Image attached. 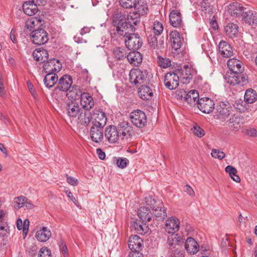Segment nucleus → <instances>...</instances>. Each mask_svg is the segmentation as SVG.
Here are the masks:
<instances>
[{"instance_id":"f257e3e1","label":"nucleus","mask_w":257,"mask_h":257,"mask_svg":"<svg viewBox=\"0 0 257 257\" xmlns=\"http://www.w3.org/2000/svg\"><path fill=\"white\" fill-rule=\"evenodd\" d=\"M114 18L115 20L119 21L117 26L116 27V33L118 35L126 38L132 34L131 33L135 31V28L133 22H130V21L128 19L127 22H126L125 16L121 13H117L115 14Z\"/></svg>"},{"instance_id":"f03ea898","label":"nucleus","mask_w":257,"mask_h":257,"mask_svg":"<svg viewBox=\"0 0 257 257\" xmlns=\"http://www.w3.org/2000/svg\"><path fill=\"white\" fill-rule=\"evenodd\" d=\"M133 8L135 11L128 15V20L130 22H133L134 25L136 26L140 22V17L147 14L148 8L144 0H138Z\"/></svg>"},{"instance_id":"7ed1b4c3","label":"nucleus","mask_w":257,"mask_h":257,"mask_svg":"<svg viewBox=\"0 0 257 257\" xmlns=\"http://www.w3.org/2000/svg\"><path fill=\"white\" fill-rule=\"evenodd\" d=\"M116 127L120 139V144L127 142L134 135L133 127L127 121H122L119 122Z\"/></svg>"},{"instance_id":"20e7f679","label":"nucleus","mask_w":257,"mask_h":257,"mask_svg":"<svg viewBox=\"0 0 257 257\" xmlns=\"http://www.w3.org/2000/svg\"><path fill=\"white\" fill-rule=\"evenodd\" d=\"M224 79L228 84L231 85L243 86L248 82V77L246 74L234 72H227L224 76Z\"/></svg>"},{"instance_id":"39448f33","label":"nucleus","mask_w":257,"mask_h":257,"mask_svg":"<svg viewBox=\"0 0 257 257\" xmlns=\"http://www.w3.org/2000/svg\"><path fill=\"white\" fill-rule=\"evenodd\" d=\"M129 117L132 123L137 127L141 128L147 124V116L146 113L142 110H134L130 113Z\"/></svg>"},{"instance_id":"423d86ee","label":"nucleus","mask_w":257,"mask_h":257,"mask_svg":"<svg viewBox=\"0 0 257 257\" xmlns=\"http://www.w3.org/2000/svg\"><path fill=\"white\" fill-rule=\"evenodd\" d=\"M30 38L32 42L38 45H43L49 40L47 32L42 29L33 30L30 35Z\"/></svg>"},{"instance_id":"0eeeda50","label":"nucleus","mask_w":257,"mask_h":257,"mask_svg":"<svg viewBox=\"0 0 257 257\" xmlns=\"http://www.w3.org/2000/svg\"><path fill=\"white\" fill-rule=\"evenodd\" d=\"M179 80V74L177 71L168 72L164 77V85L168 89L174 90L178 86Z\"/></svg>"},{"instance_id":"6e6552de","label":"nucleus","mask_w":257,"mask_h":257,"mask_svg":"<svg viewBox=\"0 0 257 257\" xmlns=\"http://www.w3.org/2000/svg\"><path fill=\"white\" fill-rule=\"evenodd\" d=\"M104 137L110 144H120V139L116 125L107 126L104 131Z\"/></svg>"},{"instance_id":"1a4fd4ad","label":"nucleus","mask_w":257,"mask_h":257,"mask_svg":"<svg viewBox=\"0 0 257 257\" xmlns=\"http://www.w3.org/2000/svg\"><path fill=\"white\" fill-rule=\"evenodd\" d=\"M124 41L126 47L130 50H138L142 47L143 44L142 39L138 35L133 33L125 38Z\"/></svg>"},{"instance_id":"9d476101","label":"nucleus","mask_w":257,"mask_h":257,"mask_svg":"<svg viewBox=\"0 0 257 257\" xmlns=\"http://www.w3.org/2000/svg\"><path fill=\"white\" fill-rule=\"evenodd\" d=\"M232 111L231 107L222 102L216 107L217 118L222 121H225L232 114Z\"/></svg>"},{"instance_id":"9b49d317","label":"nucleus","mask_w":257,"mask_h":257,"mask_svg":"<svg viewBox=\"0 0 257 257\" xmlns=\"http://www.w3.org/2000/svg\"><path fill=\"white\" fill-rule=\"evenodd\" d=\"M43 68L46 73H57L61 70L62 64L59 60L53 58L45 62Z\"/></svg>"},{"instance_id":"f8f14e48","label":"nucleus","mask_w":257,"mask_h":257,"mask_svg":"<svg viewBox=\"0 0 257 257\" xmlns=\"http://www.w3.org/2000/svg\"><path fill=\"white\" fill-rule=\"evenodd\" d=\"M197 107L204 113H209L214 108V101L209 97H202L200 98L197 105Z\"/></svg>"},{"instance_id":"ddd939ff","label":"nucleus","mask_w":257,"mask_h":257,"mask_svg":"<svg viewBox=\"0 0 257 257\" xmlns=\"http://www.w3.org/2000/svg\"><path fill=\"white\" fill-rule=\"evenodd\" d=\"M103 126L93 124L90 130V136L91 140L96 143H100L102 141L104 136Z\"/></svg>"},{"instance_id":"4468645a","label":"nucleus","mask_w":257,"mask_h":257,"mask_svg":"<svg viewBox=\"0 0 257 257\" xmlns=\"http://www.w3.org/2000/svg\"><path fill=\"white\" fill-rule=\"evenodd\" d=\"M92 116L95 121L93 124L104 127L107 122V117L104 112L100 108H95L92 111Z\"/></svg>"},{"instance_id":"2eb2a0df","label":"nucleus","mask_w":257,"mask_h":257,"mask_svg":"<svg viewBox=\"0 0 257 257\" xmlns=\"http://www.w3.org/2000/svg\"><path fill=\"white\" fill-rule=\"evenodd\" d=\"M180 221L175 217H171L166 221L165 230L169 234L178 231L180 227Z\"/></svg>"},{"instance_id":"dca6fc26","label":"nucleus","mask_w":257,"mask_h":257,"mask_svg":"<svg viewBox=\"0 0 257 257\" xmlns=\"http://www.w3.org/2000/svg\"><path fill=\"white\" fill-rule=\"evenodd\" d=\"M72 79L68 75H63L58 81V84L55 89H59L62 91H67L72 86Z\"/></svg>"},{"instance_id":"f3484780","label":"nucleus","mask_w":257,"mask_h":257,"mask_svg":"<svg viewBox=\"0 0 257 257\" xmlns=\"http://www.w3.org/2000/svg\"><path fill=\"white\" fill-rule=\"evenodd\" d=\"M80 110L79 105L73 101L67 103L65 107V111L70 118L76 117Z\"/></svg>"},{"instance_id":"a211bd4d","label":"nucleus","mask_w":257,"mask_h":257,"mask_svg":"<svg viewBox=\"0 0 257 257\" xmlns=\"http://www.w3.org/2000/svg\"><path fill=\"white\" fill-rule=\"evenodd\" d=\"M227 66L230 72L242 73L244 70L242 62L235 58L229 59L227 61Z\"/></svg>"},{"instance_id":"6ab92c4d","label":"nucleus","mask_w":257,"mask_h":257,"mask_svg":"<svg viewBox=\"0 0 257 257\" xmlns=\"http://www.w3.org/2000/svg\"><path fill=\"white\" fill-rule=\"evenodd\" d=\"M145 79L143 72L140 69L132 70L129 74L130 81L132 84H141Z\"/></svg>"},{"instance_id":"aec40b11","label":"nucleus","mask_w":257,"mask_h":257,"mask_svg":"<svg viewBox=\"0 0 257 257\" xmlns=\"http://www.w3.org/2000/svg\"><path fill=\"white\" fill-rule=\"evenodd\" d=\"M184 246L187 252L191 254L197 253L199 249L198 243L192 237H188L187 239Z\"/></svg>"},{"instance_id":"412c9836","label":"nucleus","mask_w":257,"mask_h":257,"mask_svg":"<svg viewBox=\"0 0 257 257\" xmlns=\"http://www.w3.org/2000/svg\"><path fill=\"white\" fill-rule=\"evenodd\" d=\"M153 211L154 217L158 221H163L167 216L166 210L161 202H158L157 206L153 209Z\"/></svg>"},{"instance_id":"4be33fe9","label":"nucleus","mask_w":257,"mask_h":257,"mask_svg":"<svg viewBox=\"0 0 257 257\" xmlns=\"http://www.w3.org/2000/svg\"><path fill=\"white\" fill-rule=\"evenodd\" d=\"M241 120L242 118L239 114H231L226 121L232 131H236L240 127Z\"/></svg>"},{"instance_id":"5701e85b","label":"nucleus","mask_w":257,"mask_h":257,"mask_svg":"<svg viewBox=\"0 0 257 257\" xmlns=\"http://www.w3.org/2000/svg\"><path fill=\"white\" fill-rule=\"evenodd\" d=\"M245 10L246 9H244L241 4L238 3H233L229 5L228 7L229 13L233 17L243 16L244 13L245 12Z\"/></svg>"},{"instance_id":"b1692460","label":"nucleus","mask_w":257,"mask_h":257,"mask_svg":"<svg viewBox=\"0 0 257 257\" xmlns=\"http://www.w3.org/2000/svg\"><path fill=\"white\" fill-rule=\"evenodd\" d=\"M143 240L138 235H132L130 237L128 246L131 250H140L143 246Z\"/></svg>"},{"instance_id":"393cba45","label":"nucleus","mask_w":257,"mask_h":257,"mask_svg":"<svg viewBox=\"0 0 257 257\" xmlns=\"http://www.w3.org/2000/svg\"><path fill=\"white\" fill-rule=\"evenodd\" d=\"M169 19L171 25L174 27L180 26L183 23L181 14L179 11L177 10L171 12Z\"/></svg>"},{"instance_id":"a878e982","label":"nucleus","mask_w":257,"mask_h":257,"mask_svg":"<svg viewBox=\"0 0 257 257\" xmlns=\"http://www.w3.org/2000/svg\"><path fill=\"white\" fill-rule=\"evenodd\" d=\"M80 104L82 107L86 110H89L94 105L92 97L88 93H83L82 95Z\"/></svg>"},{"instance_id":"bb28decb","label":"nucleus","mask_w":257,"mask_h":257,"mask_svg":"<svg viewBox=\"0 0 257 257\" xmlns=\"http://www.w3.org/2000/svg\"><path fill=\"white\" fill-rule=\"evenodd\" d=\"M218 48L221 55L224 57L228 58L233 55V52L231 47L225 41H222L219 43Z\"/></svg>"},{"instance_id":"cd10ccee","label":"nucleus","mask_w":257,"mask_h":257,"mask_svg":"<svg viewBox=\"0 0 257 257\" xmlns=\"http://www.w3.org/2000/svg\"><path fill=\"white\" fill-rule=\"evenodd\" d=\"M42 25V21L40 18L32 17L28 19L25 22V27L30 31H33L34 29Z\"/></svg>"},{"instance_id":"c85d7f7f","label":"nucleus","mask_w":257,"mask_h":257,"mask_svg":"<svg viewBox=\"0 0 257 257\" xmlns=\"http://www.w3.org/2000/svg\"><path fill=\"white\" fill-rule=\"evenodd\" d=\"M167 238V245L169 248H174L176 245H181L184 241L183 238L178 234L175 233H171Z\"/></svg>"},{"instance_id":"c756f323","label":"nucleus","mask_w":257,"mask_h":257,"mask_svg":"<svg viewBox=\"0 0 257 257\" xmlns=\"http://www.w3.org/2000/svg\"><path fill=\"white\" fill-rule=\"evenodd\" d=\"M185 100L191 106L197 105L200 100L198 92L196 90H191L185 96Z\"/></svg>"},{"instance_id":"7c9ffc66","label":"nucleus","mask_w":257,"mask_h":257,"mask_svg":"<svg viewBox=\"0 0 257 257\" xmlns=\"http://www.w3.org/2000/svg\"><path fill=\"white\" fill-rule=\"evenodd\" d=\"M126 58L128 61L134 66H138L142 62L141 54L136 50L129 52L127 55Z\"/></svg>"},{"instance_id":"2f4dec72","label":"nucleus","mask_w":257,"mask_h":257,"mask_svg":"<svg viewBox=\"0 0 257 257\" xmlns=\"http://www.w3.org/2000/svg\"><path fill=\"white\" fill-rule=\"evenodd\" d=\"M51 236L50 230L47 227H43L38 230L36 233V238L40 242H45L48 240Z\"/></svg>"},{"instance_id":"473e14b6","label":"nucleus","mask_w":257,"mask_h":257,"mask_svg":"<svg viewBox=\"0 0 257 257\" xmlns=\"http://www.w3.org/2000/svg\"><path fill=\"white\" fill-rule=\"evenodd\" d=\"M170 38L172 48L176 51L180 49L182 42L179 32L177 31H172L170 33Z\"/></svg>"},{"instance_id":"72a5a7b5","label":"nucleus","mask_w":257,"mask_h":257,"mask_svg":"<svg viewBox=\"0 0 257 257\" xmlns=\"http://www.w3.org/2000/svg\"><path fill=\"white\" fill-rule=\"evenodd\" d=\"M22 7L24 13L28 16L34 15L38 11L37 4L32 3L29 1L25 2Z\"/></svg>"},{"instance_id":"f704fd0d","label":"nucleus","mask_w":257,"mask_h":257,"mask_svg":"<svg viewBox=\"0 0 257 257\" xmlns=\"http://www.w3.org/2000/svg\"><path fill=\"white\" fill-rule=\"evenodd\" d=\"M46 73L47 74L43 80L44 84L47 88H52L58 81V75L57 73Z\"/></svg>"},{"instance_id":"c9c22d12","label":"nucleus","mask_w":257,"mask_h":257,"mask_svg":"<svg viewBox=\"0 0 257 257\" xmlns=\"http://www.w3.org/2000/svg\"><path fill=\"white\" fill-rule=\"evenodd\" d=\"M138 214L143 222H148L151 220L152 213L147 207H141L138 210Z\"/></svg>"},{"instance_id":"e433bc0d","label":"nucleus","mask_w":257,"mask_h":257,"mask_svg":"<svg viewBox=\"0 0 257 257\" xmlns=\"http://www.w3.org/2000/svg\"><path fill=\"white\" fill-rule=\"evenodd\" d=\"M244 21L249 25H257V13L248 10L244 13L243 16Z\"/></svg>"},{"instance_id":"4c0bfd02","label":"nucleus","mask_w":257,"mask_h":257,"mask_svg":"<svg viewBox=\"0 0 257 257\" xmlns=\"http://www.w3.org/2000/svg\"><path fill=\"white\" fill-rule=\"evenodd\" d=\"M139 95L143 100H149L153 96L152 89L148 85H144L139 88L138 91Z\"/></svg>"},{"instance_id":"58836bf2","label":"nucleus","mask_w":257,"mask_h":257,"mask_svg":"<svg viewBox=\"0 0 257 257\" xmlns=\"http://www.w3.org/2000/svg\"><path fill=\"white\" fill-rule=\"evenodd\" d=\"M188 67V65H185L184 66V69L181 70L178 69L177 70V73L179 74V79H181L183 83H189L190 80L192 79L190 72L187 70Z\"/></svg>"},{"instance_id":"ea45409f","label":"nucleus","mask_w":257,"mask_h":257,"mask_svg":"<svg viewBox=\"0 0 257 257\" xmlns=\"http://www.w3.org/2000/svg\"><path fill=\"white\" fill-rule=\"evenodd\" d=\"M238 27L237 25L230 23L224 27V31L226 35L230 38L235 37L238 33Z\"/></svg>"},{"instance_id":"a19ab883","label":"nucleus","mask_w":257,"mask_h":257,"mask_svg":"<svg viewBox=\"0 0 257 257\" xmlns=\"http://www.w3.org/2000/svg\"><path fill=\"white\" fill-rule=\"evenodd\" d=\"M48 55L47 51L45 49L35 51L33 53V58L36 61L44 63L48 59Z\"/></svg>"},{"instance_id":"79ce46f5","label":"nucleus","mask_w":257,"mask_h":257,"mask_svg":"<svg viewBox=\"0 0 257 257\" xmlns=\"http://www.w3.org/2000/svg\"><path fill=\"white\" fill-rule=\"evenodd\" d=\"M128 53L124 47H116L113 50V54L117 60H123L127 57Z\"/></svg>"},{"instance_id":"37998d69","label":"nucleus","mask_w":257,"mask_h":257,"mask_svg":"<svg viewBox=\"0 0 257 257\" xmlns=\"http://www.w3.org/2000/svg\"><path fill=\"white\" fill-rule=\"evenodd\" d=\"M244 99L247 104L252 103L257 100V93L254 90L248 89L245 92Z\"/></svg>"},{"instance_id":"c03bdc74","label":"nucleus","mask_w":257,"mask_h":257,"mask_svg":"<svg viewBox=\"0 0 257 257\" xmlns=\"http://www.w3.org/2000/svg\"><path fill=\"white\" fill-rule=\"evenodd\" d=\"M146 222L144 224H140L136 221L134 222L133 227L137 231V233L140 234H144L147 233L149 230L148 225Z\"/></svg>"},{"instance_id":"a18cd8bd","label":"nucleus","mask_w":257,"mask_h":257,"mask_svg":"<svg viewBox=\"0 0 257 257\" xmlns=\"http://www.w3.org/2000/svg\"><path fill=\"white\" fill-rule=\"evenodd\" d=\"M226 172L229 174L230 178L234 181L238 183L240 181V177L236 175L237 170L233 167L228 165L225 168Z\"/></svg>"},{"instance_id":"49530a36","label":"nucleus","mask_w":257,"mask_h":257,"mask_svg":"<svg viewBox=\"0 0 257 257\" xmlns=\"http://www.w3.org/2000/svg\"><path fill=\"white\" fill-rule=\"evenodd\" d=\"M92 118V113L81 112L78 116L80 123L83 125H87Z\"/></svg>"},{"instance_id":"de8ad7c7","label":"nucleus","mask_w":257,"mask_h":257,"mask_svg":"<svg viewBox=\"0 0 257 257\" xmlns=\"http://www.w3.org/2000/svg\"><path fill=\"white\" fill-rule=\"evenodd\" d=\"M233 106L239 111L244 112L247 109L248 105L245 100L239 99L235 101Z\"/></svg>"},{"instance_id":"09e8293b","label":"nucleus","mask_w":257,"mask_h":257,"mask_svg":"<svg viewBox=\"0 0 257 257\" xmlns=\"http://www.w3.org/2000/svg\"><path fill=\"white\" fill-rule=\"evenodd\" d=\"M27 200V198L23 196L16 197L14 199L15 208L16 209H18L24 207Z\"/></svg>"},{"instance_id":"8fccbe9b","label":"nucleus","mask_w":257,"mask_h":257,"mask_svg":"<svg viewBox=\"0 0 257 257\" xmlns=\"http://www.w3.org/2000/svg\"><path fill=\"white\" fill-rule=\"evenodd\" d=\"M158 65L162 68H166L171 66V61L168 58H164L161 56L158 57Z\"/></svg>"},{"instance_id":"3c124183","label":"nucleus","mask_w":257,"mask_h":257,"mask_svg":"<svg viewBox=\"0 0 257 257\" xmlns=\"http://www.w3.org/2000/svg\"><path fill=\"white\" fill-rule=\"evenodd\" d=\"M148 41L152 49H155L158 47V40L155 35L150 34L148 37Z\"/></svg>"},{"instance_id":"603ef678","label":"nucleus","mask_w":257,"mask_h":257,"mask_svg":"<svg viewBox=\"0 0 257 257\" xmlns=\"http://www.w3.org/2000/svg\"><path fill=\"white\" fill-rule=\"evenodd\" d=\"M153 32L155 35H160L163 31V26L162 24L159 22L155 21L154 23Z\"/></svg>"},{"instance_id":"864d4df0","label":"nucleus","mask_w":257,"mask_h":257,"mask_svg":"<svg viewBox=\"0 0 257 257\" xmlns=\"http://www.w3.org/2000/svg\"><path fill=\"white\" fill-rule=\"evenodd\" d=\"M138 0H119L120 5L126 9L132 8Z\"/></svg>"},{"instance_id":"5fc2aeb1","label":"nucleus","mask_w":257,"mask_h":257,"mask_svg":"<svg viewBox=\"0 0 257 257\" xmlns=\"http://www.w3.org/2000/svg\"><path fill=\"white\" fill-rule=\"evenodd\" d=\"M211 155L213 158L219 160H222L225 157V154L223 151L215 149L212 150Z\"/></svg>"},{"instance_id":"6e6d98bb","label":"nucleus","mask_w":257,"mask_h":257,"mask_svg":"<svg viewBox=\"0 0 257 257\" xmlns=\"http://www.w3.org/2000/svg\"><path fill=\"white\" fill-rule=\"evenodd\" d=\"M191 130H192L194 134L198 138H201L205 134V131L197 125H194Z\"/></svg>"},{"instance_id":"4d7b16f0","label":"nucleus","mask_w":257,"mask_h":257,"mask_svg":"<svg viewBox=\"0 0 257 257\" xmlns=\"http://www.w3.org/2000/svg\"><path fill=\"white\" fill-rule=\"evenodd\" d=\"M145 202L147 205L149 206L152 209L157 206L156 201L150 195L145 197Z\"/></svg>"},{"instance_id":"13d9d810","label":"nucleus","mask_w":257,"mask_h":257,"mask_svg":"<svg viewBox=\"0 0 257 257\" xmlns=\"http://www.w3.org/2000/svg\"><path fill=\"white\" fill-rule=\"evenodd\" d=\"M129 161L127 159L125 158H119L117 160L116 165L118 167L123 169L126 167Z\"/></svg>"},{"instance_id":"bf43d9fd","label":"nucleus","mask_w":257,"mask_h":257,"mask_svg":"<svg viewBox=\"0 0 257 257\" xmlns=\"http://www.w3.org/2000/svg\"><path fill=\"white\" fill-rule=\"evenodd\" d=\"M38 257H51V252L47 247H42L40 249Z\"/></svg>"},{"instance_id":"052dcab7","label":"nucleus","mask_w":257,"mask_h":257,"mask_svg":"<svg viewBox=\"0 0 257 257\" xmlns=\"http://www.w3.org/2000/svg\"><path fill=\"white\" fill-rule=\"evenodd\" d=\"M70 91L71 92H73L75 93V99H77L80 96L81 98L82 95L83 94V93H82V91L80 89L79 87L76 85H74L73 86H72V90Z\"/></svg>"},{"instance_id":"680f3d73","label":"nucleus","mask_w":257,"mask_h":257,"mask_svg":"<svg viewBox=\"0 0 257 257\" xmlns=\"http://www.w3.org/2000/svg\"><path fill=\"white\" fill-rule=\"evenodd\" d=\"M67 182L71 185L75 186L78 184V181L77 179L72 177L69 176L68 174L65 175Z\"/></svg>"},{"instance_id":"e2e57ef3","label":"nucleus","mask_w":257,"mask_h":257,"mask_svg":"<svg viewBox=\"0 0 257 257\" xmlns=\"http://www.w3.org/2000/svg\"><path fill=\"white\" fill-rule=\"evenodd\" d=\"M8 226L6 224L0 223V236L4 237L7 235Z\"/></svg>"},{"instance_id":"0e129e2a","label":"nucleus","mask_w":257,"mask_h":257,"mask_svg":"<svg viewBox=\"0 0 257 257\" xmlns=\"http://www.w3.org/2000/svg\"><path fill=\"white\" fill-rule=\"evenodd\" d=\"M184 191L190 196H194L195 193L193 189L188 185H186L184 187Z\"/></svg>"},{"instance_id":"69168bd1","label":"nucleus","mask_w":257,"mask_h":257,"mask_svg":"<svg viewBox=\"0 0 257 257\" xmlns=\"http://www.w3.org/2000/svg\"><path fill=\"white\" fill-rule=\"evenodd\" d=\"M29 220L27 219H25L23 222L24 229H23V234H25L26 235L28 233L29 230Z\"/></svg>"},{"instance_id":"338daca9","label":"nucleus","mask_w":257,"mask_h":257,"mask_svg":"<svg viewBox=\"0 0 257 257\" xmlns=\"http://www.w3.org/2000/svg\"><path fill=\"white\" fill-rule=\"evenodd\" d=\"M129 257H144L142 253H140L139 250L131 251L129 253Z\"/></svg>"},{"instance_id":"774afa93","label":"nucleus","mask_w":257,"mask_h":257,"mask_svg":"<svg viewBox=\"0 0 257 257\" xmlns=\"http://www.w3.org/2000/svg\"><path fill=\"white\" fill-rule=\"evenodd\" d=\"M246 134L247 135L251 137H256L257 131L254 128H250L246 130Z\"/></svg>"}]
</instances>
